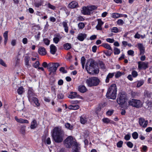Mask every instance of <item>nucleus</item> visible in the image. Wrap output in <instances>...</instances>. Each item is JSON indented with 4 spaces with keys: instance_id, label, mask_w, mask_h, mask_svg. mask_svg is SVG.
<instances>
[{
    "instance_id": "f03ea898",
    "label": "nucleus",
    "mask_w": 152,
    "mask_h": 152,
    "mask_svg": "<svg viewBox=\"0 0 152 152\" xmlns=\"http://www.w3.org/2000/svg\"><path fill=\"white\" fill-rule=\"evenodd\" d=\"M96 64V62L92 59L90 60L87 62L86 64V69L89 74L93 75L99 73V70L95 69Z\"/></svg>"
},
{
    "instance_id": "f704fd0d",
    "label": "nucleus",
    "mask_w": 152,
    "mask_h": 152,
    "mask_svg": "<svg viewBox=\"0 0 152 152\" xmlns=\"http://www.w3.org/2000/svg\"><path fill=\"white\" fill-rule=\"evenodd\" d=\"M104 53L107 56H110L112 53L113 51L111 50L110 51L109 50H107L106 51H104Z\"/></svg>"
},
{
    "instance_id": "dca6fc26",
    "label": "nucleus",
    "mask_w": 152,
    "mask_h": 152,
    "mask_svg": "<svg viewBox=\"0 0 152 152\" xmlns=\"http://www.w3.org/2000/svg\"><path fill=\"white\" fill-rule=\"evenodd\" d=\"M87 37V35L85 34L80 33L77 36V39L80 41H83Z\"/></svg>"
},
{
    "instance_id": "2eb2a0df",
    "label": "nucleus",
    "mask_w": 152,
    "mask_h": 152,
    "mask_svg": "<svg viewBox=\"0 0 152 152\" xmlns=\"http://www.w3.org/2000/svg\"><path fill=\"white\" fill-rule=\"evenodd\" d=\"M57 50L56 47L53 44H51L50 46V52L53 54L54 55L55 54Z\"/></svg>"
},
{
    "instance_id": "bb28decb",
    "label": "nucleus",
    "mask_w": 152,
    "mask_h": 152,
    "mask_svg": "<svg viewBox=\"0 0 152 152\" xmlns=\"http://www.w3.org/2000/svg\"><path fill=\"white\" fill-rule=\"evenodd\" d=\"M24 60L25 65L27 67H28L29 66H30V65L29 64V61L30 60V57L28 56H26L25 57Z\"/></svg>"
},
{
    "instance_id": "4be33fe9",
    "label": "nucleus",
    "mask_w": 152,
    "mask_h": 152,
    "mask_svg": "<svg viewBox=\"0 0 152 152\" xmlns=\"http://www.w3.org/2000/svg\"><path fill=\"white\" fill-rule=\"evenodd\" d=\"M115 73L113 72L112 73H109L107 75L105 79V82L106 83H108L109 82L110 79L112 78L115 75Z\"/></svg>"
},
{
    "instance_id": "7ed1b4c3",
    "label": "nucleus",
    "mask_w": 152,
    "mask_h": 152,
    "mask_svg": "<svg viewBox=\"0 0 152 152\" xmlns=\"http://www.w3.org/2000/svg\"><path fill=\"white\" fill-rule=\"evenodd\" d=\"M117 88L115 84H112L109 88L106 94L107 97L108 98L115 99H116Z\"/></svg>"
},
{
    "instance_id": "b1692460",
    "label": "nucleus",
    "mask_w": 152,
    "mask_h": 152,
    "mask_svg": "<svg viewBox=\"0 0 152 152\" xmlns=\"http://www.w3.org/2000/svg\"><path fill=\"white\" fill-rule=\"evenodd\" d=\"M78 3L76 1H73L70 3L69 5V7L71 8H74L77 7Z\"/></svg>"
},
{
    "instance_id": "37998d69",
    "label": "nucleus",
    "mask_w": 152,
    "mask_h": 152,
    "mask_svg": "<svg viewBox=\"0 0 152 152\" xmlns=\"http://www.w3.org/2000/svg\"><path fill=\"white\" fill-rule=\"evenodd\" d=\"M132 75L133 77H136L137 76L138 73L136 71L133 70L132 72Z\"/></svg>"
},
{
    "instance_id": "052dcab7",
    "label": "nucleus",
    "mask_w": 152,
    "mask_h": 152,
    "mask_svg": "<svg viewBox=\"0 0 152 152\" xmlns=\"http://www.w3.org/2000/svg\"><path fill=\"white\" fill-rule=\"evenodd\" d=\"M103 107V105L102 104H100L99 106H98V107L96 109V111L97 112H99L100 110H101V109Z\"/></svg>"
},
{
    "instance_id": "49530a36",
    "label": "nucleus",
    "mask_w": 152,
    "mask_h": 152,
    "mask_svg": "<svg viewBox=\"0 0 152 152\" xmlns=\"http://www.w3.org/2000/svg\"><path fill=\"white\" fill-rule=\"evenodd\" d=\"M48 8L53 10H55L56 7L55 6L51 5L50 3H48Z\"/></svg>"
},
{
    "instance_id": "a211bd4d",
    "label": "nucleus",
    "mask_w": 152,
    "mask_h": 152,
    "mask_svg": "<svg viewBox=\"0 0 152 152\" xmlns=\"http://www.w3.org/2000/svg\"><path fill=\"white\" fill-rule=\"evenodd\" d=\"M30 102H33L35 104L36 107H39L40 106V104L39 102V100L36 97L33 98L32 100H29Z\"/></svg>"
},
{
    "instance_id": "423d86ee",
    "label": "nucleus",
    "mask_w": 152,
    "mask_h": 152,
    "mask_svg": "<svg viewBox=\"0 0 152 152\" xmlns=\"http://www.w3.org/2000/svg\"><path fill=\"white\" fill-rule=\"evenodd\" d=\"M59 66V64L58 63H50L48 64V71L53 72V73L54 74L56 72L58 67Z\"/></svg>"
},
{
    "instance_id": "f3484780",
    "label": "nucleus",
    "mask_w": 152,
    "mask_h": 152,
    "mask_svg": "<svg viewBox=\"0 0 152 152\" xmlns=\"http://www.w3.org/2000/svg\"><path fill=\"white\" fill-rule=\"evenodd\" d=\"M15 119L17 122L20 123L28 124L29 123V122L28 120L23 119L22 118L19 119L18 118V117L17 116H15Z\"/></svg>"
},
{
    "instance_id": "bf43d9fd",
    "label": "nucleus",
    "mask_w": 152,
    "mask_h": 152,
    "mask_svg": "<svg viewBox=\"0 0 152 152\" xmlns=\"http://www.w3.org/2000/svg\"><path fill=\"white\" fill-rule=\"evenodd\" d=\"M97 49V47L96 45L93 46L92 48V50L93 53H95L96 52Z\"/></svg>"
},
{
    "instance_id": "4468645a",
    "label": "nucleus",
    "mask_w": 152,
    "mask_h": 152,
    "mask_svg": "<svg viewBox=\"0 0 152 152\" xmlns=\"http://www.w3.org/2000/svg\"><path fill=\"white\" fill-rule=\"evenodd\" d=\"M138 68H143L145 69L148 67V64L144 62L139 61L138 62Z\"/></svg>"
},
{
    "instance_id": "6ab92c4d",
    "label": "nucleus",
    "mask_w": 152,
    "mask_h": 152,
    "mask_svg": "<svg viewBox=\"0 0 152 152\" xmlns=\"http://www.w3.org/2000/svg\"><path fill=\"white\" fill-rule=\"evenodd\" d=\"M67 23L68 22L67 20H65L62 23V24L64 28V31L66 33H68V32L69 27L68 26Z\"/></svg>"
},
{
    "instance_id": "412c9836",
    "label": "nucleus",
    "mask_w": 152,
    "mask_h": 152,
    "mask_svg": "<svg viewBox=\"0 0 152 152\" xmlns=\"http://www.w3.org/2000/svg\"><path fill=\"white\" fill-rule=\"evenodd\" d=\"M78 96L79 95H77V93L76 92H70V94L69 95L68 97L71 99H73L78 97Z\"/></svg>"
},
{
    "instance_id": "6e6552de",
    "label": "nucleus",
    "mask_w": 152,
    "mask_h": 152,
    "mask_svg": "<svg viewBox=\"0 0 152 152\" xmlns=\"http://www.w3.org/2000/svg\"><path fill=\"white\" fill-rule=\"evenodd\" d=\"M129 103L130 105L137 108L142 106V103L140 100L132 99L129 101Z\"/></svg>"
},
{
    "instance_id": "79ce46f5",
    "label": "nucleus",
    "mask_w": 152,
    "mask_h": 152,
    "mask_svg": "<svg viewBox=\"0 0 152 152\" xmlns=\"http://www.w3.org/2000/svg\"><path fill=\"white\" fill-rule=\"evenodd\" d=\"M59 71L63 73H66L67 71L65 69V68L63 67H61L59 70Z\"/></svg>"
},
{
    "instance_id": "c03bdc74",
    "label": "nucleus",
    "mask_w": 152,
    "mask_h": 152,
    "mask_svg": "<svg viewBox=\"0 0 152 152\" xmlns=\"http://www.w3.org/2000/svg\"><path fill=\"white\" fill-rule=\"evenodd\" d=\"M111 31L115 33H117L118 32V29L116 27H113L111 29Z\"/></svg>"
},
{
    "instance_id": "ddd939ff",
    "label": "nucleus",
    "mask_w": 152,
    "mask_h": 152,
    "mask_svg": "<svg viewBox=\"0 0 152 152\" xmlns=\"http://www.w3.org/2000/svg\"><path fill=\"white\" fill-rule=\"evenodd\" d=\"M38 52L39 54L42 56L45 55L47 53L45 49L43 47H41L39 48Z\"/></svg>"
},
{
    "instance_id": "cd10ccee",
    "label": "nucleus",
    "mask_w": 152,
    "mask_h": 152,
    "mask_svg": "<svg viewBox=\"0 0 152 152\" xmlns=\"http://www.w3.org/2000/svg\"><path fill=\"white\" fill-rule=\"evenodd\" d=\"M63 46L64 49L66 50H69L71 48V44L68 43L64 44Z\"/></svg>"
},
{
    "instance_id": "774afa93",
    "label": "nucleus",
    "mask_w": 152,
    "mask_h": 152,
    "mask_svg": "<svg viewBox=\"0 0 152 152\" xmlns=\"http://www.w3.org/2000/svg\"><path fill=\"white\" fill-rule=\"evenodd\" d=\"M58 98L59 99H62L63 98L64 95L61 93L59 94L57 96Z\"/></svg>"
},
{
    "instance_id": "473e14b6",
    "label": "nucleus",
    "mask_w": 152,
    "mask_h": 152,
    "mask_svg": "<svg viewBox=\"0 0 152 152\" xmlns=\"http://www.w3.org/2000/svg\"><path fill=\"white\" fill-rule=\"evenodd\" d=\"M113 50L115 55L119 54L120 53V50L117 48H115Z\"/></svg>"
},
{
    "instance_id": "a19ab883",
    "label": "nucleus",
    "mask_w": 152,
    "mask_h": 152,
    "mask_svg": "<svg viewBox=\"0 0 152 152\" xmlns=\"http://www.w3.org/2000/svg\"><path fill=\"white\" fill-rule=\"evenodd\" d=\"M20 57H18V56H16L15 59L16 65H17L19 63L20 61Z\"/></svg>"
},
{
    "instance_id": "7c9ffc66",
    "label": "nucleus",
    "mask_w": 152,
    "mask_h": 152,
    "mask_svg": "<svg viewBox=\"0 0 152 152\" xmlns=\"http://www.w3.org/2000/svg\"><path fill=\"white\" fill-rule=\"evenodd\" d=\"M80 121L82 124H84L87 122V118L85 117L81 116L80 117Z\"/></svg>"
},
{
    "instance_id": "4d7b16f0",
    "label": "nucleus",
    "mask_w": 152,
    "mask_h": 152,
    "mask_svg": "<svg viewBox=\"0 0 152 152\" xmlns=\"http://www.w3.org/2000/svg\"><path fill=\"white\" fill-rule=\"evenodd\" d=\"M127 53L129 55L133 56H134V51L132 50H130L128 51Z\"/></svg>"
},
{
    "instance_id": "6e6d98bb",
    "label": "nucleus",
    "mask_w": 152,
    "mask_h": 152,
    "mask_svg": "<svg viewBox=\"0 0 152 152\" xmlns=\"http://www.w3.org/2000/svg\"><path fill=\"white\" fill-rule=\"evenodd\" d=\"M39 61H37L33 64V66L34 67L37 68L39 66Z\"/></svg>"
},
{
    "instance_id": "ea45409f",
    "label": "nucleus",
    "mask_w": 152,
    "mask_h": 152,
    "mask_svg": "<svg viewBox=\"0 0 152 152\" xmlns=\"http://www.w3.org/2000/svg\"><path fill=\"white\" fill-rule=\"evenodd\" d=\"M115 77L118 78L121 76L122 75V73L120 71H118L115 73Z\"/></svg>"
},
{
    "instance_id": "a878e982",
    "label": "nucleus",
    "mask_w": 152,
    "mask_h": 152,
    "mask_svg": "<svg viewBox=\"0 0 152 152\" xmlns=\"http://www.w3.org/2000/svg\"><path fill=\"white\" fill-rule=\"evenodd\" d=\"M101 46L104 48H106V49H108L109 50H111L112 51H113V49L111 48L110 46V45L106 43H103L102 45Z\"/></svg>"
},
{
    "instance_id": "393cba45",
    "label": "nucleus",
    "mask_w": 152,
    "mask_h": 152,
    "mask_svg": "<svg viewBox=\"0 0 152 152\" xmlns=\"http://www.w3.org/2000/svg\"><path fill=\"white\" fill-rule=\"evenodd\" d=\"M8 31H6L3 34V36L4 39V44L5 45H6V44L7 42L8 38Z\"/></svg>"
},
{
    "instance_id": "680f3d73",
    "label": "nucleus",
    "mask_w": 152,
    "mask_h": 152,
    "mask_svg": "<svg viewBox=\"0 0 152 152\" xmlns=\"http://www.w3.org/2000/svg\"><path fill=\"white\" fill-rule=\"evenodd\" d=\"M103 22L101 20L98 19L97 24L98 25L102 26L103 24Z\"/></svg>"
},
{
    "instance_id": "5fc2aeb1",
    "label": "nucleus",
    "mask_w": 152,
    "mask_h": 152,
    "mask_svg": "<svg viewBox=\"0 0 152 152\" xmlns=\"http://www.w3.org/2000/svg\"><path fill=\"white\" fill-rule=\"evenodd\" d=\"M59 39L57 37H55L53 39V41L56 44H57L59 41Z\"/></svg>"
},
{
    "instance_id": "0e129e2a",
    "label": "nucleus",
    "mask_w": 152,
    "mask_h": 152,
    "mask_svg": "<svg viewBox=\"0 0 152 152\" xmlns=\"http://www.w3.org/2000/svg\"><path fill=\"white\" fill-rule=\"evenodd\" d=\"M0 64L2 66H6V64L4 62V61L1 59L0 58Z\"/></svg>"
},
{
    "instance_id": "e433bc0d",
    "label": "nucleus",
    "mask_w": 152,
    "mask_h": 152,
    "mask_svg": "<svg viewBox=\"0 0 152 152\" xmlns=\"http://www.w3.org/2000/svg\"><path fill=\"white\" fill-rule=\"evenodd\" d=\"M138 134L136 132H134L132 134V136L133 139H136L138 137Z\"/></svg>"
},
{
    "instance_id": "de8ad7c7",
    "label": "nucleus",
    "mask_w": 152,
    "mask_h": 152,
    "mask_svg": "<svg viewBox=\"0 0 152 152\" xmlns=\"http://www.w3.org/2000/svg\"><path fill=\"white\" fill-rule=\"evenodd\" d=\"M123 142L122 141H119L117 144V146L118 148H121L122 147Z\"/></svg>"
},
{
    "instance_id": "f257e3e1",
    "label": "nucleus",
    "mask_w": 152,
    "mask_h": 152,
    "mask_svg": "<svg viewBox=\"0 0 152 152\" xmlns=\"http://www.w3.org/2000/svg\"><path fill=\"white\" fill-rule=\"evenodd\" d=\"M64 132L61 127H56L52 131V136L53 139L57 143H60L62 142Z\"/></svg>"
},
{
    "instance_id": "c9c22d12",
    "label": "nucleus",
    "mask_w": 152,
    "mask_h": 152,
    "mask_svg": "<svg viewBox=\"0 0 152 152\" xmlns=\"http://www.w3.org/2000/svg\"><path fill=\"white\" fill-rule=\"evenodd\" d=\"M78 26L79 29H83L85 25L84 23L80 22L78 24Z\"/></svg>"
},
{
    "instance_id": "3c124183",
    "label": "nucleus",
    "mask_w": 152,
    "mask_h": 152,
    "mask_svg": "<svg viewBox=\"0 0 152 152\" xmlns=\"http://www.w3.org/2000/svg\"><path fill=\"white\" fill-rule=\"evenodd\" d=\"M126 145L129 147L130 148H132L133 146V143L130 141L126 143Z\"/></svg>"
},
{
    "instance_id": "20e7f679",
    "label": "nucleus",
    "mask_w": 152,
    "mask_h": 152,
    "mask_svg": "<svg viewBox=\"0 0 152 152\" xmlns=\"http://www.w3.org/2000/svg\"><path fill=\"white\" fill-rule=\"evenodd\" d=\"M100 82L99 79L96 77H89L86 81L87 85L90 87L97 86L99 84Z\"/></svg>"
},
{
    "instance_id": "338daca9",
    "label": "nucleus",
    "mask_w": 152,
    "mask_h": 152,
    "mask_svg": "<svg viewBox=\"0 0 152 152\" xmlns=\"http://www.w3.org/2000/svg\"><path fill=\"white\" fill-rule=\"evenodd\" d=\"M16 43V40L15 39H12L11 42V44L13 46H15Z\"/></svg>"
},
{
    "instance_id": "8fccbe9b",
    "label": "nucleus",
    "mask_w": 152,
    "mask_h": 152,
    "mask_svg": "<svg viewBox=\"0 0 152 152\" xmlns=\"http://www.w3.org/2000/svg\"><path fill=\"white\" fill-rule=\"evenodd\" d=\"M119 17V14L118 13H113L112 14V17L113 18H118Z\"/></svg>"
},
{
    "instance_id": "5701e85b",
    "label": "nucleus",
    "mask_w": 152,
    "mask_h": 152,
    "mask_svg": "<svg viewBox=\"0 0 152 152\" xmlns=\"http://www.w3.org/2000/svg\"><path fill=\"white\" fill-rule=\"evenodd\" d=\"M78 90L80 92L84 93L86 92L87 89L84 86H80L78 87Z\"/></svg>"
},
{
    "instance_id": "4c0bfd02",
    "label": "nucleus",
    "mask_w": 152,
    "mask_h": 152,
    "mask_svg": "<svg viewBox=\"0 0 152 152\" xmlns=\"http://www.w3.org/2000/svg\"><path fill=\"white\" fill-rule=\"evenodd\" d=\"M44 43L47 45H48L50 43V41L47 38H45L43 39Z\"/></svg>"
},
{
    "instance_id": "c756f323",
    "label": "nucleus",
    "mask_w": 152,
    "mask_h": 152,
    "mask_svg": "<svg viewBox=\"0 0 152 152\" xmlns=\"http://www.w3.org/2000/svg\"><path fill=\"white\" fill-rule=\"evenodd\" d=\"M24 89L23 87H20L17 90V92L19 94H22L24 92Z\"/></svg>"
},
{
    "instance_id": "aec40b11",
    "label": "nucleus",
    "mask_w": 152,
    "mask_h": 152,
    "mask_svg": "<svg viewBox=\"0 0 152 152\" xmlns=\"http://www.w3.org/2000/svg\"><path fill=\"white\" fill-rule=\"evenodd\" d=\"M37 126L38 124L37 121L35 120L34 119L31 123L30 128L31 129H35L37 127Z\"/></svg>"
},
{
    "instance_id": "2f4dec72",
    "label": "nucleus",
    "mask_w": 152,
    "mask_h": 152,
    "mask_svg": "<svg viewBox=\"0 0 152 152\" xmlns=\"http://www.w3.org/2000/svg\"><path fill=\"white\" fill-rule=\"evenodd\" d=\"M34 4L35 7L38 8L42 5V2L41 1L36 2H34Z\"/></svg>"
},
{
    "instance_id": "39448f33",
    "label": "nucleus",
    "mask_w": 152,
    "mask_h": 152,
    "mask_svg": "<svg viewBox=\"0 0 152 152\" xmlns=\"http://www.w3.org/2000/svg\"><path fill=\"white\" fill-rule=\"evenodd\" d=\"M126 95L125 92H121L118 94L117 102L118 104L122 105L126 102Z\"/></svg>"
},
{
    "instance_id": "69168bd1",
    "label": "nucleus",
    "mask_w": 152,
    "mask_h": 152,
    "mask_svg": "<svg viewBox=\"0 0 152 152\" xmlns=\"http://www.w3.org/2000/svg\"><path fill=\"white\" fill-rule=\"evenodd\" d=\"M81 63L83 64H85L86 61V59L83 56L82 57L81 59Z\"/></svg>"
},
{
    "instance_id": "f8f14e48",
    "label": "nucleus",
    "mask_w": 152,
    "mask_h": 152,
    "mask_svg": "<svg viewBox=\"0 0 152 152\" xmlns=\"http://www.w3.org/2000/svg\"><path fill=\"white\" fill-rule=\"evenodd\" d=\"M35 94L33 92V90L31 88H29L28 91V97L29 101L35 97Z\"/></svg>"
},
{
    "instance_id": "1a4fd4ad",
    "label": "nucleus",
    "mask_w": 152,
    "mask_h": 152,
    "mask_svg": "<svg viewBox=\"0 0 152 152\" xmlns=\"http://www.w3.org/2000/svg\"><path fill=\"white\" fill-rule=\"evenodd\" d=\"M75 142L74 141L73 138L72 136H69L65 140L64 145L66 148H70Z\"/></svg>"
},
{
    "instance_id": "603ef678",
    "label": "nucleus",
    "mask_w": 152,
    "mask_h": 152,
    "mask_svg": "<svg viewBox=\"0 0 152 152\" xmlns=\"http://www.w3.org/2000/svg\"><path fill=\"white\" fill-rule=\"evenodd\" d=\"M138 46L141 52H143L144 50L142 45V44H140L138 45Z\"/></svg>"
},
{
    "instance_id": "9d476101",
    "label": "nucleus",
    "mask_w": 152,
    "mask_h": 152,
    "mask_svg": "<svg viewBox=\"0 0 152 152\" xmlns=\"http://www.w3.org/2000/svg\"><path fill=\"white\" fill-rule=\"evenodd\" d=\"M139 125L143 128L146 127L148 124V121H145L144 118H139Z\"/></svg>"
},
{
    "instance_id": "e2e57ef3",
    "label": "nucleus",
    "mask_w": 152,
    "mask_h": 152,
    "mask_svg": "<svg viewBox=\"0 0 152 152\" xmlns=\"http://www.w3.org/2000/svg\"><path fill=\"white\" fill-rule=\"evenodd\" d=\"M113 110H108V111L107 113L106 114L107 115H111L113 114Z\"/></svg>"
},
{
    "instance_id": "864d4df0",
    "label": "nucleus",
    "mask_w": 152,
    "mask_h": 152,
    "mask_svg": "<svg viewBox=\"0 0 152 152\" xmlns=\"http://www.w3.org/2000/svg\"><path fill=\"white\" fill-rule=\"evenodd\" d=\"M84 20V18L82 16H79L77 18V20L79 21H83Z\"/></svg>"
},
{
    "instance_id": "a18cd8bd",
    "label": "nucleus",
    "mask_w": 152,
    "mask_h": 152,
    "mask_svg": "<svg viewBox=\"0 0 152 152\" xmlns=\"http://www.w3.org/2000/svg\"><path fill=\"white\" fill-rule=\"evenodd\" d=\"M99 65L100 67L102 69H105V66L104 64L102 62L100 61L99 63Z\"/></svg>"
},
{
    "instance_id": "0eeeda50",
    "label": "nucleus",
    "mask_w": 152,
    "mask_h": 152,
    "mask_svg": "<svg viewBox=\"0 0 152 152\" xmlns=\"http://www.w3.org/2000/svg\"><path fill=\"white\" fill-rule=\"evenodd\" d=\"M97 7L95 6H92L89 7H84L83 8L82 12L84 15H90L91 11L93 10L96 9Z\"/></svg>"
},
{
    "instance_id": "9b49d317",
    "label": "nucleus",
    "mask_w": 152,
    "mask_h": 152,
    "mask_svg": "<svg viewBox=\"0 0 152 152\" xmlns=\"http://www.w3.org/2000/svg\"><path fill=\"white\" fill-rule=\"evenodd\" d=\"M80 145L78 144L77 142H74L73 145L72 146L73 152H80Z\"/></svg>"
},
{
    "instance_id": "09e8293b",
    "label": "nucleus",
    "mask_w": 152,
    "mask_h": 152,
    "mask_svg": "<svg viewBox=\"0 0 152 152\" xmlns=\"http://www.w3.org/2000/svg\"><path fill=\"white\" fill-rule=\"evenodd\" d=\"M124 22L122 19H119L117 21V23L119 25H122L124 24Z\"/></svg>"
},
{
    "instance_id": "c85d7f7f",
    "label": "nucleus",
    "mask_w": 152,
    "mask_h": 152,
    "mask_svg": "<svg viewBox=\"0 0 152 152\" xmlns=\"http://www.w3.org/2000/svg\"><path fill=\"white\" fill-rule=\"evenodd\" d=\"M65 126L66 128L69 130H72L73 129V126L68 123H65Z\"/></svg>"
},
{
    "instance_id": "72a5a7b5",
    "label": "nucleus",
    "mask_w": 152,
    "mask_h": 152,
    "mask_svg": "<svg viewBox=\"0 0 152 152\" xmlns=\"http://www.w3.org/2000/svg\"><path fill=\"white\" fill-rule=\"evenodd\" d=\"M103 122L106 124H107L110 122L111 120L107 118H104L102 119Z\"/></svg>"
},
{
    "instance_id": "13d9d810",
    "label": "nucleus",
    "mask_w": 152,
    "mask_h": 152,
    "mask_svg": "<svg viewBox=\"0 0 152 152\" xmlns=\"http://www.w3.org/2000/svg\"><path fill=\"white\" fill-rule=\"evenodd\" d=\"M106 41L110 43H112L114 42L115 40L111 38H107L106 39Z\"/></svg>"
},
{
    "instance_id": "58836bf2",
    "label": "nucleus",
    "mask_w": 152,
    "mask_h": 152,
    "mask_svg": "<svg viewBox=\"0 0 152 152\" xmlns=\"http://www.w3.org/2000/svg\"><path fill=\"white\" fill-rule=\"evenodd\" d=\"M144 83V81L142 80H140L138 81L137 84V87H139L142 86Z\"/></svg>"
}]
</instances>
